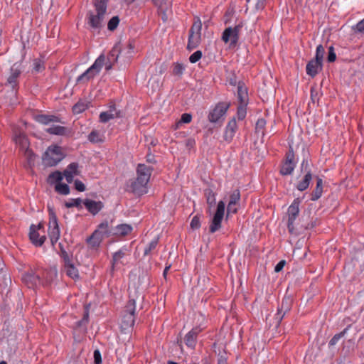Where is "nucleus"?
<instances>
[{"label": "nucleus", "instance_id": "nucleus-1", "mask_svg": "<svg viewBox=\"0 0 364 364\" xmlns=\"http://www.w3.org/2000/svg\"><path fill=\"white\" fill-rule=\"evenodd\" d=\"M153 168L145 164H139L137 166V177L131 180L128 186L129 191L137 196H141L147 193V183L150 179Z\"/></svg>", "mask_w": 364, "mask_h": 364}, {"label": "nucleus", "instance_id": "nucleus-2", "mask_svg": "<svg viewBox=\"0 0 364 364\" xmlns=\"http://www.w3.org/2000/svg\"><path fill=\"white\" fill-rule=\"evenodd\" d=\"M139 296L134 298L129 296V299L125 305L122 314L121 329L122 332H126L132 329L134 325L136 317V301Z\"/></svg>", "mask_w": 364, "mask_h": 364}, {"label": "nucleus", "instance_id": "nucleus-3", "mask_svg": "<svg viewBox=\"0 0 364 364\" xmlns=\"http://www.w3.org/2000/svg\"><path fill=\"white\" fill-rule=\"evenodd\" d=\"M243 26V21H240L235 27L230 26L223 31L221 39L225 43L230 42V48H235L237 46L239 41V34Z\"/></svg>", "mask_w": 364, "mask_h": 364}, {"label": "nucleus", "instance_id": "nucleus-4", "mask_svg": "<svg viewBox=\"0 0 364 364\" xmlns=\"http://www.w3.org/2000/svg\"><path fill=\"white\" fill-rule=\"evenodd\" d=\"M64 158V154L60 146L53 145L49 146L43 156V161L46 166H55Z\"/></svg>", "mask_w": 364, "mask_h": 364}, {"label": "nucleus", "instance_id": "nucleus-5", "mask_svg": "<svg viewBox=\"0 0 364 364\" xmlns=\"http://www.w3.org/2000/svg\"><path fill=\"white\" fill-rule=\"evenodd\" d=\"M230 105V102H219L217 103L215 107L209 112L208 115V121L211 123H221Z\"/></svg>", "mask_w": 364, "mask_h": 364}, {"label": "nucleus", "instance_id": "nucleus-6", "mask_svg": "<svg viewBox=\"0 0 364 364\" xmlns=\"http://www.w3.org/2000/svg\"><path fill=\"white\" fill-rule=\"evenodd\" d=\"M112 233L107 221L101 223L97 229L92 232V250L97 248L105 237H108Z\"/></svg>", "mask_w": 364, "mask_h": 364}, {"label": "nucleus", "instance_id": "nucleus-7", "mask_svg": "<svg viewBox=\"0 0 364 364\" xmlns=\"http://www.w3.org/2000/svg\"><path fill=\"white\" fill-rule=\"evenodd\" d=\"M49 210V223H48V236L52 245L58 242L60 235V231L58 226V219L53 208L48 207Z\"/></svg>", "mask_w": 364, "mask_h": 364}, {"label": "nucleus", "instance_id": "nucleus-8", "mask_svg": "<svg viewBox=\"0 0 364 364\" xmlns=\"http://www.w3.org/2000/svg\"><path fill=\"white\" fill-rule=\"evenodd\" d=\"M225 204L223 200L218 202L216 211L214 213L209 226L210 233H214L221 228L222 221L224 217Z\"/></svg>", "mask_w": 364, "mask_h": 364}, {"label": "nucleus", "instance_id": "nucleus-9", "mask_svg": "<svg viewBox=\"0 0 364 364\" xmlns=\"http://www.w3.org/2000/svg\"><path fill=\"white\" fill-rule=\"evenodd\" d=\"M296 166L295 154L291 146H289V151L286 153L284 161L281 166L279 173L282 176H288L292 173Z\"/></svg>", "mask_w": 364, "mask_h": 364}, {"label": "nucleus", "instance_id": "nucleus-10", "mask_svg": "<svg viewBox=\"0 0 364 364\" xmlns=\"http://www.w3.org/2000/svg\"><path fill=\"white\" fill-rule=\"evenodd\" d=\"M63 178V176L61 172L55 171L49 175L48 181L50 184L55 186L56 192L66 196L70 193V188L67 184L61 183Z\"/></svg>", "mask_w": 364, "mask_h": 364}, {"label": "nucleus", "instance_id": "nucleus-11", "mask_svg": "<svg viewBox=\"0 0 364 364\" xmlns=\"http://www.w3.org/2000/svg\"><path fill=\"white\" fill-rule=\"evenodd\" d=\"M293 299L291 296H284L281 304L278 306L277 312L274 316V325L277 328L281 324L284 316L289 313L292 307Z\"/></svg>", "mask_w": 364, "mask_h": 364}, {"label": "nucleus", "instance_id": "nucleus-12", "mask_svg": "<svg viewBox=\"0 0 364 364\" xmlns=\"http://www.w3.org/2000/svg\"><path fill=\"white\" fill-rule=\"evenodd\" d=\"M29 239L36 247H41L46 240L44 228L42 223L37 225H31L30 227Z\"/></svg>", "mask_w": 364, "mask_h": 364}, {"label": "nucleus", "instance_id": "nucleus-13", "mask_svg": "<svg viewBox=\"0 0 364 364\" xmlns=\"http://www.w3.org/2000/svg\"><path fill=\"white\" fill-rule=\"evenodd\" d=\"M300 203H301L300 199L296 198L293 200L292 203L288 208V210H287V214H288L287 228H288L289 232H293V230L294 229V223L299 213Z\"/></svg>", "mask_w": 364, "mask_h": 364}, {"label": "nucleus", "instance_id": "nucleus-14", "mask_svg": "<svg viewBox=\"0 0 364 364\" xmlns=\"http://www.w3.org/2000/svg\"><path fill=\"white\" fill-rule=\"evenodd\" d=\"M15 143L19 146L22 150H25V154L30 160H32V153L28 149L29 143L27 137L23 133H15L14 136Z\"/></svg>", "mask_w": 364, "mask_h": 364}, {"label": "nucleus", "instance_id": "nucleus-15", "mask_svg": "<svg viewBox=\"0 0 364 364\" xmlns=\"http://www.w3.org/2000/svg\"><path fill=\"white\" fill-rule=\"evenodd\" d=\"M203 331L200 326L193 327L184 338L185 344L191 349H194L196 343L198 335Z\"/></svg>", "mask_w": 364, "mask_h": 364}, {"label": "nucleus", "instance_id": "nucleus-16", "mask_svg": "<svg viewBox=\"0 0 364 364\" xmlns=\"http://www.w3.org/2000/svg\"><path fill=\"white\" fill-rule=\"evenodd\" d=\"M62 255L64 259V270L66 274L73 279H78V270L73 264H72L68 254L65 252H63Z\"/></svg>", "mask_w": 364, "mask_h": 364}, {"label": "nucleus", "instance_id": "nucleus-17", "mask_svg": "<svg viewBox=\"0 0 364 364\" xmlns=\"http://www.w3.org/2000/svg\"><path fill=\"white\" fill-rule=\"evenodd\" d=\"M122 117L120 110H117L114 104L109 105V109L107 112H102L100 114V122L106 123L110 119Z\"/></svg>", "mask_w": 364, "mask_h": 364}, {"label": "nucleus", "instance_id": "nucleus-18", "mask_svg": "<svg viewBox=\"0 0 364 364\" xmlns=\"http://www.w3.org/2000/svg\"><path fill=\"white\" fill-rule=\"evenodd\" d=\"M237 130V124L235 117L232 118L228 122L224 134L223 139L225 141L230 143L233 139L235 134Z\"/></svg>", "mask_w": 364, "mask_h": 364}, {"label": "nucleus", "instance_id": "nucleus-19", "mask_svg": "<svg viewBox=\"0 0 364 364\" xmlns=\"http://www.w3.org/2000/svg\"><path fill=\"white\" fill-rule=\"evenodd\" d=\"M322 63L315 59H311L306 65V73L314 78L322 70Z\"/></svg>", "mask_w": 364, "mask_h": 364}, {"label": "nucleus", "instance_id": "nucleus-20", "mask_svg": "<svg viewBox=\"0 0 364 364\" xmlns=\"http://www.w3.org/2000/svg\"><path fill=\"white\" fill-rule=\"evenodd\" d=\"M78 166L75 163H72L65 169L63 176L65 178L67 182L70 183L74 178L79 174Z\"/></svg>", "mask_w": 364, "mask_h": 364}, {"label": "nucleus", "instance_id": "nucleus-21", "mask_svg": "<svg viewBox=\"0 0 364 364\" xmlns=\"http://www.w3.org/2000/svg\"><path fill=\"white\" fill-rule=\"evenodd\" d=\"M237 95L239 103H248V88L243 81H238Z\"/></svg>", "mask_w": 364, "mask_h": 364}, {"label": "nucleus", "instance_id": "nucleus-22", "mask_svg": "<svg viewBox=\"0 0 364 364\" xmlns=\"http://www.w3.org/2000/svg\"><path fill=\"white\" fill-rule=\"evenodd\" d=\"M96 14H92V28H101L105 26V16L107 10H96Z\"/></svg>", "mask_w": 364, "mask_h": 364}, {"label": "nucleus", "instance_id": "nucleus-23", "mask_svg": "<svg viewBox=\"0 0 364 364\" xmlns=\"http://www.w3.org/2000/svg\"><path fill=\"white\" fill-rule=\"evenodd\" d=\"M121 50L122 48L120 43H117L109 51L107 56V60L109 62V64L106 65V70H109L112 68V63L117 61L118 57L121 53Z\"/></svg>", "mask_w": 364, "mask_h": 364}, {"label": "nucleus", "instance_id": "nucleus-24", "mask_svg": "<svg viewBox=\"0 0 364 364\" xmlns=\"http://www.w3.org/2000/svg\"><path fill=\"white\" fill-rule=\"evenodd\" d=\"M82 204L85 206L89 212H91V200L87 199L82 201L80 198L70 199L65 203L67 208L77 207L79 209L82 208Z\"/></svg>", "mask_w": 364, "mask_h": 364}, {"label": "nucleus", "instance_id": "nucleus-25", "mask_svg": "<svg viewBox=\"0 0 364 364\" xmlns=\"http://www.w3.org/2000/svg\"><path fill=\"white\" fill-rule=\"evenodd\" d=\"M23 280L29 288H33L40 284L39 277L33 272L24 274Z\"/></svg>", "mask_w": 364, "mask_h": 364}, {"label": "nucleus", "instance_id": "nucleus-26", "mask_svg": "<svg viewBox=\"0 0 364 364\" xmlns=\"http://www.w3.org/2000/svg\"><path fill=\"white\" fill-rule=\"evenodd\" d=\"M316 186L311 193V200L316 201L318 200L323 193V180L318 176L316 177Z\"/></svg>", "mask_w": 364, "mask_h": 364}, {"label": "nucleus", "instance_id": "nucleus-27", "mask_svg": "<svg viewBox=\"0 0 364 364\" xmlns=\"http://www.w3.org/2000/svg\"><path fill=\"white\" fill-rule=\"evenodd\" d=\"M312 180V173L311 170L307 171L306 174L304 175L303 179L300 181L297 185L296 188L299 191H304L308 188L309 186L310 182Z\"/></svg>", "mask_w": 364, "mask_h": 364}, {"label": "nucleus", "instance_id": "nucleus-28", "mask_svg": "<svg viewBox=\"0 0 364 364\" xmlns=\"http://www.w3.org/2000/svg\"><path fill=\"white\" fill-rule=\"evenodd\" d=\"M35 119L40 124L48 125L52 122H58L59 119L53 115L38 114L35 116Z\"/></svg>", "mask_w": 364, "mask_h": 364}, {"label": "nucleus", "instance_id": "nucleus-29", "mask_svg": "<svg viewBox=\"0 0 364 364\" xmlns=\"http://www.w3.org/2000/svg\"><path fill=\"white\" fill-rule=\"evenodd\" d=\"M20 74V71L15 68L14 66L11 68V75H9L6 86L9 87L11 89L14 90L16 86V80Z\"/></svg>", "mask_w": 364, "mask_h": 364}, {"label": "nucleus", "instance_id": "nucleus-30", "mask_svg": "<svg viewBox=\"0 0 364 364\" xmlns=\"http://www.w3.org/2000/svg\"><path fill=\"white\" fill-rule=\"evenodd\" d=\"M200 36L198 34H189L187 49L192 50L197 48L200 43Z\"/></svg>", "mask_w": 364, "mask_h": 364}, {"label": "nucleus", "instance_id": "nucleus-31", "mask_svg": "<svg viewBox=\"0 0 364 364\" xmlns=\"http://www.w3.org/2000/svg\"><path fill=\"white\" fill-rule=\"evenodd\" d=\"M132 230V228L131 225L127 224H120L114 228V231L112 233L117 235L125 236L129 234Z\"/></svg>", "mask_w": 364, "mask_h": 364}, {"label": "nucleus", "instance_id": "nucleus-32", "mask_svg": "<svg viewBox=\"0 0 364 364\" xmlns=\"http://www.w3.org/2000/svg\"><path fill=\"white\" fill-rule=\"evenodd\" d=\"M46 131L50 134L55 135H64L66 133V129L64 127L55 124H52Z\"/></svg>", "mask_w": 364, "mask_h": 364}, {"label": "nucleus", "instance_id": "nucleus-33", "mask_svg": "<svg viewBox=\"0 0 364 364\" xmlns=\"http://www.w3.org/2000/svg\"><path fill=\"white\" fill-rule=\"evenodd\" d=\"M105 57L104 55H100L92 64V75L94 73H98L100 70L102 69L104 65H107L105 63Z\"/></svg>", "mask_w": 364, "mask_h": 364}, {"label": "nucleus", "instance_id": "nucleus-34", "mask_svg": "<svg viewBox=\"0 0 364 364\" xmlns=\"http://www.w3.org/2000/svg\"><path fill=\"white\" fill-rule=\"evenodd\" d=\"M88 107V102L85 100H80L73 107L74 114H80Z\"/></svg>", "mask_w": 364, "mask_h": 364}, {"label": "nucleus", "instance_id": "nucleus-35", "mask_svg": "<svg viewBox=\"0 0 364 364\" xmlns=\"http://www.w3.org/2000/svg\"><path fill=\"white\" fill-rule=\"evenodd\" d=\"M205 196L206 197V201L210 208L215 205V194L211 189H206L205 191Z\"/></svg>", "mask_w": 364, "mask_h": 364}, {"label": "nucleus", "instance_id": "nucleus-36", "mask_svg": "<svg viewBox=\"0 0 364 364\" xmlns=\"http://www.w3.org/2000/svg\"><path fill=\"white\" fill-rule=\"evenodd\" d=\"M248 103H239L237 108V117L239 120H243L247 114V106Z\"/></svg>", "mask_w": 364, "mask_h": 364}, {"label": "nucleus", "instance_id": "nucleus-37", "mask_svg": "<svg viewBox=\"0 0 364 364\" xmlns=\"http://www.w3.org/2000/svg\"><path fill=\"white\" fill-rule=\"evenodd\" d=\"M350 326H347L346 328H344L341 332H340L339 333H337L336 335H334L333 336V338L329 341V343H328V346H333L334 345H336L338 341L345 336V334L346 333L348 328H349Z\"/></svg>", "mask_w": 364, "mask_h": 364}, {"label": "nucleus", "instance_id": "nucleus-38", "mask_svg": "<svg viewBox=\"0 0 364 364\" xmlns=\"http://www.w3.org/2000/svg\"><path fill=\"white\" fill-rule=\"evenodd\" d=\"M202 28V23L199 18L197 21H194L191 29L189 30V34H198L200 36V31Z\"/></svg>", "mask_w": 364, "mask_h": 364}, {"label": "nucleus", "instance_id": "nucleus-39", "mask_svg": "<svg viewBox=\"0 0 364 364\" xmlns=\"http://www.w3.org/2000/svg\"><path fill=\"white\" fill-rule=\"evenodd\" d=\"M266 123V120L264 118L258 119L255 124V133L261 132L262 136H264Z\"/></svg>", "mask_w": 364, "mask_h": 364}, {"label": "nucleus", "instance_id": "nucleus-40", "mask_svg": "<svg viewBox=\"0 0 364 364\" xmlns=\"http://www.w3.org/2000/svg\"><path fill=\"white\" fill-rule=\"evenodd\" d=\"M96 196L92 193V198H95ZM104 207L102 201H97L92 199V215L97 214Z\"/></svg>", "mask_w": 364, "mask_h": 364}, {"label": "nucleus", "instance_id": "nucleus-41", "mask_svg": "<svg viewBox=\"0 0 364 364\" xmlns=\"http://www.w3.org/2000/svg\"><path fill=\"white\" fill-rule=\"evenodd\" d=\"M119 21L120 19L118 16H113L107 23V29L114 31L119 26Z\"/></svg>", "mask_w": 364, "mask_h": 364}, {"label": "nucleus", "instance_id": "nucleus-42", "mask_svg": "<svg viewBox=\"0 0 364 364\" xmlns=\"http://www.w3.org/2000/svg\"><path fill=\"white\" fill-rule=\"evenodd\" d=\"M240 200V192L238 189H235L230 196V200L228 203L237 205Z\"/></svg>", "mask_w": 364, "mask_h": 364}, {"label": "nucleus", "instance_id": "nucleus-43", "mask_svg": "<svg viewBox=\"0 0 364 364\" xmlns=\"http://www.w3.org/2000/svg\"><path fill=\"white\" fill-rule=\"evenodd\" d=\"M126 249H121L119 250V251L114 252L113 254V256H112V267L114 268V265L118 262V261L123 258L124 256L125 255V250Z\"/></svg>", "mask_w": 364, "mask_h": 364}, {"label": "nucleus", "instance_id": "nucleus-44", "mask_svg": "<svg viewBox=\"0 0 364 364\" xmlns=\"http://www.w3.org/2000/svg\"><path fill=\"white\" fill-rule=\"evenodd\" d=\"M159 243V238H155L150 242L149 245L144 249V255L146 256L151 254V251L155 250Z\"/></svg>", "mask_w": 364, "mask_h": 364}, {"label": "nucleus", "instance_id": "nucleus-45", "mask_svg": "<svg viewBox=\"0 0 364 364\" xmlns=\"http://www.w3.org/2000/svg\"><path fill=\"white\" fill-rule=\"evenodd\" d=\"M324 53H325V49H324L323 46L322 45H318L316 47V55L314 59H315L318 61H320L321 63H323Z\"/></svg>", "mask_w": 364, "mask_h": 364}, {"label": "nucleus", "instance_id": "nucleus-46", "mask_svg": "<svg viewBox=\"0 0 364 364\" xmlns=\"http://www.w3.org/2000/svg\"><path fill=\"white\" fill-rule=\"evenodd\" d=\"M109 0H95L94 6L95 10H107Z\"/></svg>", "mask_w": 364, "mask_h": 364}, {"label": "nucleus", "instance_id": "nucleus-47", "mask_svg": "<svg viewBox=\"0 0 364 364\" xmlns=\"http://www.w3.org/2000/svg\"><path fill=\"white\" fill-rule=\"evenodd\" d=\"M185 67L181 63H174L173 67V75L176 76H181L183 71H184Z\"/></svg>", "mask_w": 364, "mask_h": 364}, {"label": "nucleus", "instance_id": "nucleus-48", "mask_svg": "<svg viewBox=\"0 0 364 364\" xmlns=\"http://www.w3.org/2000/svg\"><path fill=\"white\" fill-rule=\"evenodd\" d=\"M105 141L103 133L92 130V143H102Z\"/></svg>", "mask_w": 364, "mask_h": 364}, {"label": "nucleus", "instance_id": "nucleus-49", "mask_svg": "<svg viewBox=\"0 0 364 364\" xmlns=\"http://www.w3.org/2000/svg\"><path fill=\"white\" fill-rule=\"evenodd\" d=\"M190 226L193 230H198L200 228V218L199 215H196L192 218Z\"/></svg>", "mask_w": 364, "mask_h": 364}, {"label": "nucleus", "instance_id": "nucleus-50", "mask_svg": "<svg viewBox=\"0 0 364 364\" xmlns=\"http://www.w3.org/2000/svg\"><path fill=\"white\" fill-rule=\"evenodd\" d=\"M203 53L200 50H197L191 55L189 61L191 63H196L202 58Z\"/></svg>", "mask_w": 364, "mask_h": 364}, {"label": "nucleus", "instance_id": "nucleus-51", "mask_svg": "<svg viewBox=\"0 0 364 364\" xmlns=\"http://www.w3.org/2000/svg\"><path fill=\"white\" fill-rule=\"evenodd\" d=\"M336 59V55L334 50V48L333 46H330L328 48L327 61L328 63H333Z\"/></svg>", "mask_w": 364, "mask_h": 364}, {"label": "nucleus", "instance_id": "nucleus-52", "mask_svg": "<svg viewBox=\"0 0 364 364\" xmlns=\"http://www.w3.org/2000/svg\"><path fill=\"white\" fill-rule=\"evenodd\" d=\"M192 120V115L189 113H183L181 119H179V123L182 124H188Z\"/></svg>", "mask_w": 364, "mask_h": 364}, {"label": "nucleus", "instance_id": "nucleus-53", "mask_svg": "<svg viewBox=\"0 0 364 364\" xmlns=\"http://www.w3.org/2000/svg\"><path fill=\"white\" fill-rule=\"evenodd\" d=\"M93 357L94 364H102V355L100 351L98 349L94 350Z\"/></svg>", "mask_w": 364, "mask_h": 364}, {"label": "nucleus", "instance_id": "nucleus-54", "mask_svg": "<svg viewBox=\"0 0 364 364\" xmlns=\"http://www.w3.org/2000/svg\"><path fill=\"white\" fill-rule=\"evenodd\" d=\"M355 32L364 33V18L353 27Z\"/></svg>", "mask_w": 364, "mask_h": 364}, {"label": "nucleus", "instance_id": "nucleus-55", "mask_svg": "<svg viewBox=\"0 0 364 364\" xmlns=\"http://www.w3.org/2000/svg\"><path fill=\"white\" fill-rule=\"evenodd\" d=\"M75 188L80 192L85 191V186L83 182L80 180H75L74 181Z\"/></svg>", "mask_w": 364, "mask_h": 364}, {"label": "nucleus", "instance_id": "nucleus-56", "mask_svg": "<svg viewBox=\"0 0 364 364\" xmlns=\"http://www.w3.org/2000/svg\"><path fill=\"white\" fill-rule=\"evenodd\" d=\"M33 66L36 72H40L43 68V64L41 60H35Z\"/></svg>", "mask_w": 364, "mask_h": 364}, {"label": "nucleus", "instance_id": "nucleus-57", "mask_svg": "<svg viewBox=\"0 0 364 364\" xmlns=\"http://www.w3.org/2000/svg\"><path fill=\"white\" fill-rule=\"evenodd\" d=\"M237 213V205L228 203L227 207V217L230 213L235 214Z\"/></svg>", "mask_w": 364, "mask_h": 364}, {"label": "nucleus", "instance_id": "nucleus-58", "mask_svg": "<svg viewBox=\"0 0 364 364\" xmlns=\"http://www.w3.org/2000/svg\"><path fill=\"white\" fill-rule=\"evenodd\" d=\"M233 14V9H228L224 16V23L225 24H228L230 23V16Z\"/></svg>", "mask_w": 364, "mask_h": 364}, {"label": "nucleus", "instance_id": "nucleus-59", "mask_svg": "<svg viewBox=\"0 0 364 364\" xmlns=\"http://www.w3.org/2000/svg\"><path fill=\"white\" fill-rule=\"evenodd\" d=\"M88 321H89V311H88V308L86 307L84 318H82V321H79L78 327L80 328L84 323H87Z\"/></svg>", "mask_w": 364, "mask_h": 364}, {"label": "nucleus", "instance_id": "nucleus-60", "mask_svg": "<svg viewBox=\"0 0 364 364\" xmlns=\"http://www.w3.org/2000/svg\"><path fill=\"white\" fill-rule=\"evenodd\" d=\"M91 71V67L88 68L87 70L77 77V82L82 81L84 79L89 80V73Z\"/></svg>", "mask_w": 364, "mask_h": 364}, {"label": "nucleus", "instance_id": "nucleus-61", "mask_svg": "<svg viewBox=\"0 0 364 364\" xmlns=\"http://www.w3.org/2000/svg\"><path fill=\"white\" fill-rule=\"evenodd\" d=\"M286 264V261L285 260H281L279 261L277 264L276 266L274 267V272H279L282 270V269L284 268V265Z\"/></svg>", "mask_w": 364, "mask_h": 364}, {"label": "nucleus", "instance_id": "nucleus-62", "mask_svg": "<svg viewBox=\"0 0 364 364\" xmlns=\"http://www.w3.org/2000/svg\"><path fill=\"white\" fill-rule=\"evenodd\" d=\"M309 166L308 160L306 159H304L301 162V171L304 170L306 173L307 171L310 170Z\"/></svg>", "mask_w": 364, "mask_h": 364}, {"label": "nucleus", "instance_id": "nucleus-63", "mask_svg": "<svg viewBox=\"0 0 364 364\" xmlns=\"http://www.w3.org/2000/svg\"><path fill=\"white\" fill-rule=\"evenodd\" d=\"M229 84L232 86L237 85L238 82L237 80V77L235 73H232V75L228 80Z\"/></svg>", "mask_w": 364, "mask_h": 364}, {"label": "nucleus", "instance_id": "nucleus-64", "mask_svg": "<svg viewBox=\"0 0 364 364\" xmlns=\"http://www.w3.org/2000/svg\"><path fill=\"white\" fill-rule=\"evenodd\" d=\"M218 364H228L227 358L224 355H220L218 360Z\"/></svg>", "mask_w": 364, "mask_h": 364}]
</instances>
